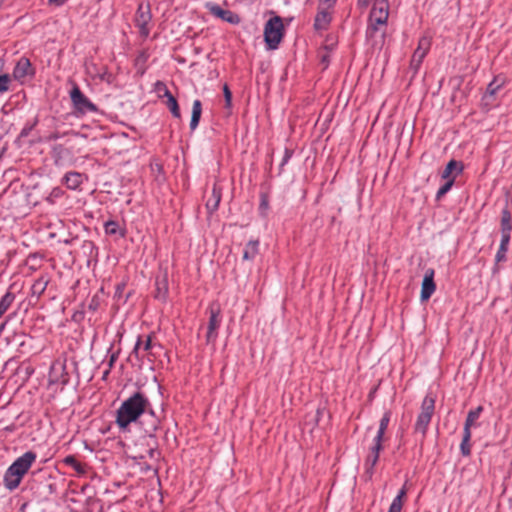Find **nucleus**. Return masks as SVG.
Returning a JSON list of instances; mask_svg holds the SVG:
<instances>
[{
	"label": "nucleus",
	"instance_id": "nucleus-1",
	"mask_svg": "<svg viewBox=\"0 0 512 512\" xmlns=\"http://www.w3.org/2000/svg\"><path fill=\"white\" fill-rule=\"evenodd\" d=\"M141 416H148L149 423L144 428L146 433L152 434L159 425L158 418L154 415L148 399L140 392L134 393L128 399L122 402L117 410L116 424L122 430L138 420Z\"/></svg>",
	"mask_w": 512,
	"mask_h": 512
},
{
	"label": "nucleus",
	"instance_id": "nucleus-2",
	"mask_svg": "<svg viewBox=\"0 0 512 512\" xmlns=\"http://www.w3.org/2000/svg\"><path fill=\"white\" fill-rule=\"evenodd\" d=\"M389 16V4L388 0H376L373 4L372 10L369 16V26L367 33L369 36L378 31L379 26H384L387 23Z\"/></svg>",
	"mask_w": 512,
	"mask_h": 512
},
{
	"label": "nucleus",
	"instance_id": "nucleus-3",
	"mask_svg": "<svg viewBox=\"0 0 512 512\" xmlns=\"http://www.w3.org/2000/svg\"><path fill=\"white\" fill-rule=\"evenodd\" d=\"M284 34V25L280 16L270 18L264 27V40L269 49H276Z\"/></svg>",
	"mask_w": 512,
	"mask_h": 512
},
{
	"label": "nucleus",
	"instance_id": "nucleus-4",
	"mask_svg": "<svg viewBox=\"0 0 512 512\" xmlns=\"http://www.w3.org/2000/svg\"><path fill=\"white\" fill-rule=\"evenodd\" d=\"M435 409V400L431 396H426L421 405V412L418 415L415 431L421 433L423 436L426 434L428 425L431 421Z\"/></svg>",
	"mask_w": 512,
	"mask_h": 512
},
{
	"label": "nucleus",
	"instance_id": "nucleus-5",
	"mask_svg": "<svg viewBox=\"0 0 512 512\" xmlns=\"http://www.w3.org/2000/svg\"><path fill=\"white\" fill-rule=\"evenodd\" d=\"M70 97L76 110L82 114L97 110L96 106L81 92L78 86H74L71 90Z\"/></svg>",
	"mask_w": 512,
	"mask_h": 512
},
{
	"label": "nucleus",
	"instance_id": "nucleus-6",
	"mask_svg": "<svg viewBox=\"0 0 512 512\" xmlns=\"http://www.w3.org/2000/svg\"><path fill=\"white\" fill-rule=\"evenodd\" d=\"M209 322H208V330L206 333V342L214 343L217 338V330L221 324L220 318V308L219 306L212 304L209 307Z\"/></svg>",
	"mask_w": 512,
	"mask_h": 512
},
{
	"label": "nucleus",
	"instance_id": "nucleus-7",
	"mask_svg": "<svg viewBox=\"0 0 512 512\" xmlns=\"http://www.w3.org/2000/svg\"><path fill=\"white\" fill-rule=\"evenodd\" d=\"M430 45L431 42L429 38L422 37L419 39L418 47L414 51L410 61V69L413 71L414 74L417 73L419 67L421 66L423 59L425 58L426 54L430 49Z\"/></svg>",
	"mask_w": 512,
	"mask_h": 512
},
{
	"label": "nucleus",
	"instance_id": "nucleus-8",
	"mask_svg": "<svg viewBox=\"0 0 512 512\" xmlns=\"http://www.w3.org/2000/svg\"><path fill=\"white\" fill-rule=\"evenodd\" d=\"M152 18L150 5L141 3L136 12L135 22L142 36L147 37L149 34L148 24Z\"/></svg>",
	"mask_w": 512,
	"mask_h": 512
},
{
	"label": "nucleus",
	"instance_id": "nucleus-9",
	"mask_svg": "<svg viewBox=\"0 0 512 512\" xmlns=\"http://www.w3.org/2000/svg\"><path fill=\"white\" fill-rule=\"evenodd\" d=\"M206 8L210 11V13L212 15H214L230 24H239L241 21L238 14H236L230 10H224L220 6H218L214 3H207Z\"/></svg>",
	"mask_w": 512,
	"mask_h": 512
},
{
	"label": "nucleus",
	"instance_id": "nucleus-10",
	"mask_svg": "<svg viewBox=\"0 0 512 512\" xmlns=\"http://www.w3.org/2000/svg\"><path fill=\"white\" fill-rule=\"evenodd\" d=\"M436 285L434 283V270L427 269L422 281L420 298L422 301H427L435 292Z\"/></svg>",
	"mask_w": 512,
	"mask_h": 512
},
{
	"label": "nucleus",
	"instance_id": "nucleus-11",
	"mask_svg": "<svg viewBox=\"0 0 512 512\" xmlns=\"http://www.w3.org/2000/svg\"><path fill=\"white\" fill-rule=\"evenodd\" d=\"M33 75L34 69L32 68L30 60L26 57L20 58L13 70V77L16 80H22L27 76Z\"/></svg>",
	"mask_w": 512,
	"mask_h": 512
},
{
	"label": "nucleus",
	"instance_id": "nucleus-12",
	"mask_svg": "<svg viewBox=\"0 0 512 512\" xmlns=\"http://www.w3.org/2000/svg\"><path fill=\"white\" fill-rule=\"evenodd\" d=\"M25 474L26 473L17 469H13V467L10 466L4 474L5 487L8 490L13 491L20 485V482Z\"/></svg>",
	"mask_w": 512,
	"mask_h": 512
},
{
	"label": "nucleus",
	"instance_id": "nucleus-13",
	"mask_svg": "<svg viewBox=\"0 0 512 512\" xmlns=\"http://www.w3.org/2000/svg\"><path fill=\"white\" fill-rule=\"evenodd\" d=\"M35 460L36 454L32 451H28L17 458L12 463L11 467H13V469L20 470L21 472L27 473Z\"/></svg>",
	"mask_w": 512,
	"mask_h": 512
},
{
	"label": "nucleus",
	"instance_id": "nucleus-14",
	"mask_svg": "<svg viewBox=\"0 0 512 512\" xmlns=\"http://www.w3.org/2000/svg\"><path fill=\"white\" fill-rule=\"evenodd\" d=\"M332 20L331 13L327 8L318 7V12L314 20V28L318 31L328 29Z\"/></svg>",
	"mask_w": 512,
	"mask_h": 512
},
{
	"label": "nucleus",
	"instance_id": "nucleus-15",
	"mask_svg": "<svg viewBox=\"0 0 512 512\" xmlns=\"http://www.w3.org/2000/svg\"><path fill=\"white\" fill-rule=\"evenodd\" d=\"M156 291L155 297L159 300L164 301L168 294V277L167 273H163L156 278Z\"/></svg>",
	"mask_w": 512,
	"mask_h": 512
},
{
	"label": "nucleus",
	"instance_id": "nucleus-16",
	"mask_svg": "<svg viewBox=\"0 0 512 512\" xmlns=\"http://www.w3.org/2000/svg\"><path fill=\"white\" fill-rule=\"evenodd\" d=\"M462 171L463 165L461 162L456 160H450L442 173V178L449 180L452 177H455L456 175L460 174Z\"/></svg>",
	"mask_w": 512,
	"mask_h": 512
},
{
	"label": "nucleus",
	"instance_id": "nucleus-17",
	"mask_svg": "<svg viewBox=\"0 0 512 512\" xmlns=\"http://www.w3.org/2000/svg\"><path fill=\"white\" fill-rule=\"evenodd\" d=\"M86 179V177L78 172H68L64 176V183L65 185L72 190L77 189Z\"/></svg>",
	"mask_w": 512,
	"mask_h": 512
},
{
	"label": "nucleus",
	"instance_id": "nucleus-18",
	"mask_svg": "<svg viewBox=\"0 0 512 512\" xmlns=\"http://www.w3.org/2000/svg\"><path fill=\"white\" fill-rule=\"evenodd\" d=\"M221 200V189L214 184L211 197L206 202L207 210L212 213L218 209Z\"/></svg>",
	"mask_w": 512,
	"mask_h": 512
},
{
	"label": "nucleus",
	"instance_id": "nucleus-19",
	"mask_svg": "<svg viewBox=\"0 0 512 512\" xmlns=\"http://www.w3.org/2000/svg\"><path fill=\"white\" fill-rule=\"evenodd\" d=\"M511 230V214L508 210H504L501 217V237H507V239H510Z\"/></svg>",
	"mask_w": 512,
	"mask_h": 512
},
{
	"label": "nucleus",
	"instance_id": "nucleus-20",
	"mask_svg": "<svg viewBox=\"0 0 512 512\" xmlns=\"http://www.w3.org/2000/svg\"><path fill=\"white\" fill-rule=\"evenodd\" d=\"M48 283L49 279L46 276H40L38 279H36L31 286L32 296L39 297L42 295L46 290Z\"/></svg>",
	"mask_w": 512,
	"mask_h": 512
},
{
	"label": "nucleus",
	"instance_id": "nucleus-21",
	"mask_svg": "<svg viewBox=\"0 0 512 512\" xmlns=\"http://www.w3.org/2000/svg\"><path fill=\"white\" fill-rule=\"evenodd\" d=\"M202 113V104L200 100H194L193 106H192V115H191V121H190V128L191 130H194L197 128L199 124V120Z\"/></svg>",
	"mask_w": 512,
	"mask_h": 512
},
{
	"label": "nucleus",
	"instance_id": "nucleus-22",
	"mask_svg": "<svg viewBox=\"0 0 512 512\" xmlns=\"http://www.w3.org/2000/svg\"><path fill=\"white\" fill-rule=\"evenodd\" d=\"M259 252V241L251 240L246 244L243 252L244 260H253Z\"/></svg>",
	"mask_w": 512,
	"mask_h": 512
},
{
	"label": "nucleus",
	"instance_id": "nucleus-23",
	"mask_svg": "<svg viewBox=\"0 0 512 512\" xmlns=\"http://www.w3.org/2000/svg\"><path fill=\"white\" fill-rule=\"evenodd\" d=\"M407 490L405 485L399 491L398 495L393 499L388 512H401L403 507V500L406 496Z\"/></svg>",
	"mask_w": 512,
	"mask_h": 512
},
{
	"label": "nucleus",
	"instance_id": "nucleus-24",
	"mask_svg": "<svg viewBox=\"0 0 512 512\" xmlns=\"http://www.w3.org/2000/svg\"><path fill=\"white\" fill-rule=\"evenodd\" d=\"M390 422V412H385L383 417L380 420L379 429L374 438V442L382 443L383 436Z\"/></svg>",
	"mask_w": 512,
	"mask_h": 512
},
{
	"label": "nucleus",
	"instance_id": "nucleus-25",
	"mask_svg": "<svg viewBox=\"0 0 512 512\" xmlns=\"http://www.w3.org/2000/svg\"><path fill=\"white\" fill-rule=\"evenodd\" d=\"M382 450V443L374 442L373 446L370 449V454L367 457L366 464L370 466V468H373L378 459H379V453Z\"/></svg>",
	"mask_w": 512,
	"mask_h": 512
},
{
	"label": "nucleus",
	"instance_id": "nucleus-26",
	"mask_svg": "<svg viewBox=\"0 0 512 512\" xmlns=\"http://www.w3.org/2000/svg\"><path fill=\"white\" fill-rule=\"evenodd\" d=\"M482 411V407L478 406L476 409L471 410L466 418L464 429H468L470 431L471 426L475 424V422L478 420L480 413Z\"/></svg>",
	"mask_w": 512,
	"mask_h": 512
},
{
	"label": "nucleus",
	"instance_id": "nucleus-27",
	"mask_svg": "<svg viewBox=\"0 0 512 512\" xmlns=\"http://www.w3.org/2000/svg\"><path fill=\"white\" fill-rule=\"evenodd\" d=\"M15 299L14 294L7 292L0 300V318L9 309Z\"/></svg>",
	"mask_w": 512,
	"mask_h": 512
},
{
	"label": "nucleus",
	"instance_id": "nucleus-28",
	"mask_svg": "<svg viewBox=\"0 0 512 512\" xmlns=\"http://www.w3.org/2000/svg\"><path fill=\"white\" fill-rule=\"evenodd\" d=\"M509 242L510 239H507V237H501L500 247L495 257L497 263L502 262L506 259V252Z\"/></svg>",
	"mask_w": 512,
	"mask_h": 512
},
{
	"label": "nucleus",
	"instance_id": "nucleus-29",
	"mask_svg": "<svg viewBox=\"0 0 512 512\" xmlns=\"http://www.w3.org/2000/svg\"><path fill=\"white\" fill-rule=\"evenodd\" d=\"M105 232L108 235H116L119 234L121 237H124L125 233L119 226V224L115 221H108L105 223Z\"/></svg>",
	"mask_w": 512,
	"mask_h": 512
},
{
	"label": "nucleus",
	"instance_id": "nucleus-30",
	"mask_svg": "<svg viewBox=\"0 0 512 512\" xmlns=\"http://www.w3.org/2000/svg\"><path fill=\"white\" fill-rule=\"evenodd\" d=\"M470 439H471V431H469L468 429H464L463 439H462V442L460 445L461 452L464 456L470 455V452H471L470 444H469Z\"/></svg>",
	"mask_w": 512,
	"mask_h": 512
},
{
	"label": "nucleus",
	"instance_id": "nucleus-31",
	"mask_svg": "<svg viewBox=\"0 0 512 512\" xmlns=\"http://www.w3.org/2000/svg\"><path fill=\"white\" fill-rule=\"evenodd\" d=\"M64 463L71 466L79 474L85 473V467L82 465L74 456H67L64 459Z\"/></svg>",
	"mask_w": 512,
	"mask_h": 512
},
{
	"label": "nucleus",
	"instance_id": "nucleus-32",
	"mask_svg": "<svg viewBox=\"0 0 512 512\" xmlns=\"http://www.w3.org/2000/svg\"><path fill=\"white\" fill-rule=\"evenodd\" d=\"M503 85V80H501L499 77L494 78L492 82L489 83L487 90H486V96H494L497 91L501 88Z\"/></svg>",
	"mask_w": 512,
	"mask_h": 512
},
{
	"label": "nucleus",
	"instance_id": "nucleus-33",
	"mask_svg": "<svg viewBox=\"0 0 512 512\" xmlns=\"http://www.w3.org/2000/svg\"><path fill=\"white\" fill-rule=\"evenodd\" d=\"M167 107L169 108L170 112L172 113V115L174 117H176V118L180 117L179 106H178L177 100L174 96H170L169 99L167 100Z\"/></svg>",
	"mask_w": 512,
	"mask_h": 512
},
{
	"label": "nucleus",
	"instance_id": "nucleus-34",
	"mask_svg": "<svg viewBox=\"0 0 512 512\" xmlns=\"http://www.w3.org/2000/svg\"><path fill=\"white\" fill-rule=\"evenodd\" d=\"M455 177H452L451 179L447 180L444 185H442L436 194V199H441L453 186Z\"/></svg>",
	"mask_w": 512,
	"mask_h": 512
},
{
	"label": "nucleus",
	"instance_id": "nucleus-35",
	"mask_svg": "<svg viewBox=\"0 0 512 512\" xmlns=\"http://www.w3.org/2000/svg\"><path fill=\"white\" fill-rule=\"evenodd\" d=\"M10 77L7 74L0 75V92H6L9 89Z\"/></svg>",
	"mask_w": 512,
	"mask_h": 512
},
{
	"label": "nucleus",
	"instance_id": "nucleus-36",
	"mask_svg": "<svg viewBox=\"0 0 512 512\" xmlns=\"http://www.w3.org/2000/svg\"><path fill=\"white\" fill-rule=\"evenodd\" d=\"M223 93H224L226 107L230 108L231 102H232V93L227 85H224Z\"/></svg>",
	"mask_w": 512,
	"mask_h": 512
},
{
	"label": "nucleus",
	"instance_id": "nucleus-37",
	"mask_svg": "<svg viewBox=\"0 0 512 512\" xmlns=\"http://www.w3.org/2000/svg\"><path fill=\"white\" fill-rule=\"evenodd\" d=\"M156 90L158 92H162L163 91V97H166L167 100L169 99L170 96H173L170 91L167 89L166 85L162 82H157L156 83Z\"/></svg>",
	"mask_w": 512,
	"mask_h": 512
},
{
	"label": "nucleus",
	"instance_id": "nucleus-38",
	"mask_svg": "<svg viewBox=\"0 0 512 512\" xmlns=\"http://www.w3.org/2000/svg\"><path fill=\"white\" fill-rule=\"evenodd\" d=\"M38 120L35 119L32 124L26 125L20 132V137H27L33 128L37 125Z\"/></svg>",
	"mask_w": 512,
	"mask_h": 512
},
{
	"label": "nucleus",
	"instance_id": "nucleus-39",
	"mask_svg": "<svg viewBox=\"0 0 512 512\" xmlns=\"http://www.w3.org/2000/svg\"><path fill=\"white\" fill-rule=\"evenodd\" d=\"M67 134H70V132H65V133H63V134H60L59 132H53V133H51L49 136H47L46 141H48V142H50V141H56V140H58L60 137H62L63 135H67ZM71 134L77 135V133H74V132H71Z\"/></svg>",
	"mask_w": 512,
	"mask_h": 512
},
{
	"label": "nucleus",
	"instance_id": "nucleus-40",
	"mask_svg": "<svg viewBox=\"0 0 512 512\" xmlns=\"http://www.w3.org/2000/svg\"><path fill=\"white\" fill-rule=\"evenodd\" d=\"M337 0H320V5L322 8H327L328 10L332 8Z\"/></svg>",
	"mask_w": 512,
	"mask_h": 512
},
{
	"label": "nucleus",
	"instance_id": "nucleus-41",
	"mask_svg": "<svg viewBox=\"0 0 512 512\" xmlns=\"http://www.w3.org/2000/svg\"><path fill=\"white\" fill-rule=\"evenodd\" d=\"M155 347V344H152V341H151V337L148 336L145 343H144V346H143V349L144 351H147L150 353V351Z\"/></svg>",
	"mask_w": 512,
	"mask_h": 512
},
{
	"label": "nucleus",
	"instance_id": "nucleus-42",
	"mask_svg": "<svg viewBox=\"0 0 512 512\" xmlns=\"http://www.w3.org/2000/svg\"><path fill=\"white\" fill-rule=\"evenodd\" d=\"M124 289H125V284L124 283L118 284L116 286L115 297L121 298Z\"/></svg>",
	"mask_w": 512,
	"mask_h": 512
},
{
	"label": "nucleus",
	"instance_id": "nucleus-43",
	"mask_svg": "<svg viewBox=\"0 0 512 512\" xmlns=\"http://www.w3.org/2000/svg\"><path fill=\"white\" fill-rule=\"evenodd\" d=\"M141 339L139 338L134 349H133V353L136 355V357H140V348H141Z\"/></svg>",
	"mask_w": 512,
	"mask_h": 512
},
{
	"label": "nucleus",
	"instance_id": "nucleus-44",
	"mask_svg": "<svg viewBox=\"0 0 512 512\" xmlns=\"http://www.w3.org/2000/svg\"><path fill=\"white\" fill-rule=\"evenodd\" d=\"M147 453H148V455H149V457H150V458H155V456H157V455L159 454V453H158L155 449H153V448H149V449L147 450Z\"/></svg>",
	"mask_w": 512,
	"mask_h": 512
},
{
	"label": "nucleus",
	"instance_id": "nucleus-45",
	"mask_svg": "<svg viewBox=\"0 0 512 512\" xmlns=\"http://www.w3.org/2000/svg\"><path fill=\"white\" fill-rule=\"evenodd\" d=\"M97 306H98V302L96 301V299L93 298L91 300V303L89 304V309L95 311Z\"/></svg>",
	"mask_w": 512,
	"mask_h": 512
},
{
	"label": "nucleus",
	"instance_id": "nucleus-46",
	"mask_svg": "<svg viewBox=\"0 0 512 512\" xmlns=\"http://www.w3.org/2000/svg\"><path fill=\"white\" fill-rule=\"evenodd\" d=\"M66 0H49L51 4H54L56 6H61L65 3Z\"/></svg>",
	"mask_w": 512,
	"mask_h": 512
},
{
	"label": "nucleus",
	"instance_id": "nucleus-47",
	"mask_svg": "<svg viewBox=\"0 0 512 512\" xmlns=\"http://www.w3.org/2000/svg\"><path fill=\"white\" fill-rule=\"evenodd\" d=\"M323 413V410L317 409L315 415L313 416V420L317 423L319 416Z\"/></svg>",
	"mask_w": 512,
	"mask_h": 512
},
{
	"label": "nucleus",
	"instance_id": "nucleus-48",
	"mask_svg": "<svg viewBox=\"0 0 512 512\" xmlns=\"http://www.w3.org/2000/svg\"><path fill=\"white\" fill-rule=\"evenodd\" d=\"M369 4V0H358V5L363 7V8H366Z\"/></svg>",
	"mask_w": 512,
	"mask_h": 512
},
{
	"label": "nucleus",
	"instance_id": "nucleus-49",
	"mask_svg": "<svg viewBox=\"0 0 512 512\" xmlns=\"http://www.w3.org/2000/svg\"><path fill=\"white\" fill-rule=\"evenodd\" d=\"M115 359H116V356L112 355L110 358V361H109V367H111L113 365V362L115 361Z\"/></svg>",
	"mask_w": 512,
	"mask_h": 512
},
{
	"label": "nucleus",
	"instance_id": "nucleus-50",
	"mask_svg": "<svg viewBox=\"0 0 512 512\" xmlns=\"http://www.w3.org/2000/svg\"><path fill=\"white\" fill-rule=\"evenodd\" d=\"M5 324H6V322H4V323H2V324L0 325V331H2V330H3V328H4Z\"/></svg>",
	"mask_w": 512,
	"mask_h": 512
},
{
	"label": "nucleus",
	"instance_id": "nucleus-51",
	"mask_svg": "<svg viewBox=\"0 0 512 512\" xmlns=\"http://www.w3.org/2000/svg\"><path fill=\"white\" fill-rule=\"evenodd\" d=\"M261 206L266 207V206H267V203H266L265 201H263V202L261 203Z\"/></svg>",
	"mask_w": 512,
	"mask_h": 512
}]
</instances>
